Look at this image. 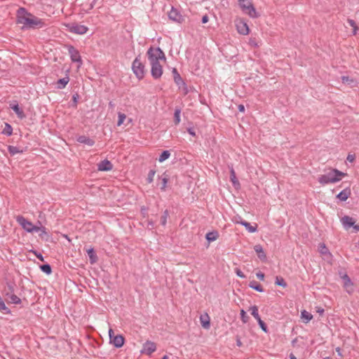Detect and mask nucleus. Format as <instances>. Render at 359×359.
<instances>
[{"instance_id": "obj_1", "label": "nucleus", "mask_w": 359, "mask_h": 359, "mask_svg": "<svg viewBox=\"0 0 359 359\" xmlns=\"http://www.w3.org/2000/svg\"><path fill=\"white\" fill-rule=\"evenodd\" d=\"M345 175H346V173L334 168L332 169L328 173L320 175L318 180L320 184L325 185L329 183L337 182Z\"/></svg>"}, {"instance_id": "obj_2", "label": "nucleus", "mask_w": 359, "mask_h": 359, "mask_svg": "<svg viewBox=\"0 0 359 359\" xmlns=\"http://www.w3.org/2000/svg\"><path fill=\"white\" fill-rule=\"evenodd\" d=\"M132 69L136 77L141 80L146 73L145 65L140 60V55H137L132 63Z\"/></svg>"}, {"instance_id": "obj_3", "label": "nucleus", "mask_w": 359, "mask_h": 359, "mask_svg": "<svg viewBox=\"0 0 359 359\" xmlns=\"http://www.w3.org/2000/svg\"><path fill=\"white\" fill-rule=\"evenodd\" d=\"M32 14L29 13L26 8L20 7L18 9L16 13V22L23 25L22 29H25L28 25Z\"/></svg>"}, {"instance_id": "obj_4", "label": "nucleus", "mask_w": 359, "mask_h": 359, "mask_svg": "<svg viewBox=\"0 0 359 359\" xmlns=\"http://www.w3.org/2000/svg\"><path fill=\"white\" fill-rule=\"evenodd\" d=\"M239 6L250 17L256 18L259 16L250 0H239Z\"/></svg>"}, {"instance_id": "obj_5", "label": "nucleus", "mask_w": 359, "mask_h": 359, "mask_svg": "<svg viewBox=\"0 0 359 359\" xmlns=\"http://www.w3.org/2000/svg\"><path fill=\"white\" fill-rule=\"evenodd\" d=\"M17 222L28 233H32L34 231L38 232L39 227L34 225L31 222L27 220L25 217L22 215H18L16 217Z\"/></svg>"}, {"instance_id": "obj_6", "label": "nucleus", "mask_w": 359, "mask_h": 359, "mask_svg": "<svg viewBox=\"0 0 359 359\" xmlns=\"http://www.w3.org/2000/svg\"><path fill=\"white\" fill-rule=\"evenodd\" d=\"M150 57V64L151 66V74L154 79H158L163 74V67L156 58H153L152 55H151Z\"/></svg>"}, {"instance_id": "obj_7", "label": "nucleus", "mask_w": 359, "mask_h": 359, "mask_svg": "<svg viewBox=\"0 0 359 359\" xmlns=\"http://www.w3.org/2000/svg\"><path fill=\"white\" fill-rule=\"evenodd\" d=\"M66 27L69 32L76 34H84L88 30L86 26L76 22L68 23L66 25Z\"/></svg>"}, {"instance_id": "obj_8", "label": "nucleus", "mask_w": 359, "mask_h": 359, "mask_svg": "<svg viewBox=\"0 0 359 359\" xmlns=\"http://www.w3.org/2000/svg\"><path fill=\"white\" fill-rule=\"evenodd\" d=\"M65 48L68 50L71 60L73 62H78L79 65H81L82 60L79 51L74 46L70 44L65 45Z\"/></svg>"}, {"instance_id": "obj_9", "label": "nucleus", "mask_w": 359, "mask_h": 359, "mask_svg": "<svg viewBox=\"0 0 359 359\" xmlns=\"http://www.w3.org/2000/svg\"><path fill=\"white\" fill-rule=\"evenodd\" d=\"M168 18L170 20L177 22L182 23L184 21V18L177 11V9L172 7L171 10L168 12Z\"/></svg>"}, {"instance_id": "obj_10", "label": "nucleus", "mask_w": 359, "mask_h": 359, "mask_svg": "<svg viewBox=\"0 0 359 359\" xmlns=\"http://www.w3.org/2000/svg\"><path fill=\"white\" fill-rule=\"evenodd\" d=\"M44 25V22L41 19L32 15L25 29H39L43 27Z\"/></svg>"}, {"instance_id": "obj_11", "label": "nucleus", "mask_w": 359, "mask_h": 359, "mask_svg": "<svg viewBox=\"0 0 359 359\" xmlns=\"http://www.w3.org/2000/svg\"><path fill=\"white\" fill-rule=\"evenodd\" d=\"M125 338L122 334H117L110 337L109 343L113 344L116 348H121L123 346Z\"/></svg>"}, {"instance_id": "obj_12", "label": "nucleus", "mask_w": 359, "mask_h": 359, "mask_svg": "<svg viewBox=\"0 0 359 359\" xmlns=\"http://www.w3.org/2000/svg\"><path fill=\"white\" fill-rule=\"evenodd\" d=\"M156 349V346L154 342L147 341L143 345V349L142 350V353H145L148 355H150L152 353H154Z\"/></svg>"}, {"instance_id": "obj_13", "label": "nucleus", "mask_w": 359, "mask_h": 359, "mask_svg": "<svg viewBox=\"0 0 359 359\" xmlns=\"http://www.w3.org/2000/svg\"><path fill=\"white\" fill-rule=\"evenodd\" d=\"M10 108L15 111L19 118L22 119L26 117V114H25L22 109L19 107L17 101H14L13 102L11 103Z\"/></svg>"}, {"instance_id": "obj_14", "label": "nucleus", "mask_w": 359, "mask_h": 359, "mask_svg": "<svg viewBox=\"0 0 359 359\" xmlns=\"http://www.w3.org/2000/svg\"><path fill=\"white\" fill-rule=\"evenodd\" d=\"M112 168V163L107 159H104L97 164V170L100 171H109Z\"/></svg>"}, {"instance_id": "obj_15", "label": "nucleus", "mask_w": 359, "mask_h": 359, "mask_svg": "<svg viewBox=\"0 0 359 359\" xmlns=\"http://www.w3.org/2000/svg\"><path fill=\"white\" fill-rule=\"evenodd\" d=\"M341 222L344 229H348L353 226V224L355 223V221L353 217L345 215L341 218Z\"/></svg>"}, {"instance_id": "obj_16", "label": "nucleus", "mask_w": 359, "mask_h": 359, "mask_svg": "<svg viewBox=\"0 0 359 359\" xmlns=\"http://www.w3.org/2000/svg\"><path fill=\"white\" fill-rule=\"evenodd\" d=\"M254 250L256 252L258 258L263 262H266L267 260L266 255L264 251L262 246L260 244L255 245Z\"/></svg>"}, {"instance_id": "obj_17", "label": "nucleus", "mask_w": 359, "mask_h": 359, "mask_svg": "<svg viewBox=\"0 0 359 359\" xmlns=\"http://www.w3.org/2000/svg\"><path fill=\"white\" fill-rule=\"evenodd\" d=\"M351 191L349 187H347L340 191L337 195V198L341 201H346L351 196Z\"/></svg>"}, {"instance_id": "obj_18", "label": "nucleus", "mask_w": 359, "mask_h": 359, "mask_svg": "<svg viewBox=\"0 0 359 359\" xmlns=\"http://www.w3.org/2000/svg\"><path fill=\"white\" fill-rule=\"evenodd\" d=\"M236 27L238 33L243 35L248 34L249 27L245 22L240 21L239 22L237 23Z\"/></svg>"}, {"instance_id": "obj_19", "label": "nucleus", "mask_w": 359, "mask_h": 359, "mask_svg": "<svg viewBox=\"0 0 359 359\" xmlns=\"http://www.w3.org/2000/svg\"><path fill=\"white\" fill-rule=\"evenodd\" d=\"M77 142L81 144H86L88 146L92 147L95 144V141L90 138L89 137H87L86 135H80L77 137Z\"/></svg>"}, {"instance_id": "obj_20", "label": "nucleus", "mask_w": 359, "mask_h": 359, "mask_svg": "<svg viewBox=\"0 0 359 359\" xmlns=\"http://www.w3.org/2000/svg\"><path fill=\"white\" fill-rule=\"evenodd\" d=\"M172 73L173 75V79L177 86H178L179 89H181V84L184 83L183 79H182L180 74H179L177 69L176 68H173L172 70Z\"/></svg>"}, {"instance_id": "obj_21", "label": "nucleus", "mask_w": 359, "mask_h": 359, "mask_svg": "<svg viewBox=\"0 0 359 359\" xmlns=\"http://www.w3.org/2000/svg\"><path fill=\"white\" fill-rule=\"evenodd\" d=\"M341 278L344 281V287L347 290V292L348 293H351L353 291V289L351 288V290H349L348 288L352 287V286L353 285V283L351 281V278L346 273L344 274L341 276Z\"/></svg>"}, {"instance_id": "obj_22", "label": "nucleus", "mask_w": 359, "mask_h": 359, "mask_svg": "<svg viewBox=\"0 0 359 359\" xmlns=\"http://www.w3.org/2000/svg\"><path fill=\"white\" fill-rule=\"evenodd\" d=\"M237 223L241 224L242 226H245V229L250 232V233H255L257 230V225L255 224V226H252L249 222L241 219V221H238Z\"/></svg>"}, {"instance_id": "obj_23", "label": "nucleus", "mask_w": 359, "mask_h": 359, "mask_svg": "<svg viewBox=\"0 0 359 359\" xmlns=\"http://www.w3.org/2000/svg\"><path fill=\"white\" fill-rule=\"evenodd\" d=\"M230 180L235 189H238L241 187L240 182L236 177V172L233 168H231L230 170Z\"/></svg>"}, {"instance_id": "obj_24", "label": "nucleus", "mask_w": 359, "mask_h": 359, "mask_svg": "<svg viewBox=\"0 0 359 359\" xmlns=\"http://www.w3.org/2000/svg\"><path fill=\"white\" fill-rule=\"evenodd\" d=\"M88 255L89 257L90 263L93 264L96 263L98 260V257L95 253V251L93 248H90L87 250Z\"/></svg>"}, {"instance_id": "obj_25", "label": "nucleus", "mask_w": 359, "mask_h": 359, "mask_svg": "<svg viewBox=\"0 0 359 359\" xmlns=\"http://www.w3.org/2000/svg\"><path fill=\"white\" fill-rule=\"evenodd\" d=\"M201 325L205 329H209L210 327V317L208 314L201 316L200 318Z\"/></svg>"}, {"instance_id": "obj_26", "label": "nucleus", "mask_w": 359, "mask_h": 359, "mask_svg": "<svg viewBox=\"0 0 359 359\" xmlns=\"http://www.w3.org/2000/svg\"><path fill=\"white\" fill-rule=\"evenodd\" d=\"M69 77L67 75L65 77L62 78V79H60L57 81V88L58 89H63V88H65V86H67V84L69 83Z\"/></svg>"}, {"instance_id": "obj_27", "label": "nucleus", "mask_w": 359, "mask_h": 359, "mask_svg": "<svg viewBox=\"0 0 359 359\" xmlns=\"http://www.w3.org/2000/svg\"><path fill=\"white\" fill-rule=\"evenodd\" d=\"M218 236H219L218 232L217 231H210V232H208V233H206L205 238L209 243H210V242L216 241L217 238H218Z\"/></svg>"}, {"instance_id": "obj_28", "label": "nucleus", "mask_w": 359, "mask_h": 359, "mask_svg": "<svg viewBox=\"0 0 359 359\" xmlns=\"http://www.w3.org/2000/svg\"><path fill=\"white\" fill-rule=\"evenodd\" d=\"M249 287L257 292H264L263 287L256 280H252L249 283Z\"/></svg>"}, {"instance_id": "obj_29", "label": "nucleus", "mask_w": 359, "mask_h": 359, "mask_svg": "<svg viewBox=\"0 0 359 359\" xmlns=\"http://www.w3.org/2000/svg\"><path fill=\"white\" fill-rule=\"evenodd\" d=\"M155 50L158 55H157V57H154V59L156 58L158 62H159V60H163V61L166 60L165 55L164 52L161 50V48L157 47L155 48Z\"/></svg>"}, {"instance_id": "obj_30", "label": "nucleus", "mask_w": 359, "mask_h": 359, "mask_svg": "<svg viewBox=\"0 0 359 359\" xmlns=\"http://www.w3.org/2000/svg\"><path fill=\"white\" fill-rule=\"evenodd\" d=\"M301 318L302 319L304 320V322L305 323H307L313 318V315L306 311V310H303L301 312Z\"/></svg>"}, {"instance_id": "obj_31", "label": "nucleus", "mask_w": 359, "mask_h": 359, "mask_svg": "<svg viewBox=\"0 0 359 359\" xmlns=\"http://www.w3.org/2000/svg\"><path fill=\"white\" fill-rule=\"evenodd\" d=\"M180 113L181 108L176 107L174 112V123L175 126L178 125L180 123Z\"/></svg>"}, {"instance_id": "obj_32", "label": "nucleus", "mask_w": 359, "mask_h": 359, "mask_svg": "<svg viewBox=\"0 0 359 359\" xmlns=\"http://www.w3.org/2000/svg\"><path fill=\"white\" fill-rule=\"evenodd\" d=\"M39 231H40V233H39V237L43 239V240H45V241H48V238H49V235L48 234L47 231H46V227L41 226H39Z\"/></svg>"}, {"instance_id": "obj_33", "label": "nucleus", "mask_w": 359, "mask_h": 359, "mask_svg": "<svg viewBox=\"0 0 359 359\" xmlns=\"http://www.w3.org/2000/svg\"><path fill=\"white\" fill-rule=\"evenodd\" d=\"M8 150L11 156H14L16 154L23 153L22 149H19L17 147L9 145L8 146Z\"/></svg>"}, {"instance_id": "obj_34", "label": "nucleus", "mask_w": 359, "mask_h": 359, "mask_svg": "<svg viewBox=\"0 0 359 359\" xmlns=\"http://www.w3.org/2000/svg\"><path fill=\"white\" fill-rule=\"evenodd\" d=\"M40 269L47 275H50L52 273V268L49 264H44L39 266Z\"/></svg>"}, {"instance_id": "obj_35", "label": "nucleus", "mask_w": 359, "mask_h": 359, "mask_svg": "<svg viewBox=\"0 0 359 359\" xmlns=\"http://www.w3.org/2000/svg\"><path fill=\"white\" fill-rule=\"evenodd\" d=\"M2 134L5 135H7V136H11L13 133V128L12 126L8 123H5V127L3 130V131L1 132Z\"/></svg>"}, {"instance_id": "obj_36", "label": "nucleus", "mask_w": 359, "mask_h": 359, "mask_svg": "<svg viewBox=\"0 0 359 359\" xmlns=\"http://www.w3.org/2000/svg\"><path fill=\"white\" fill-rule=\"evenodd\" d=\"M9 299V302L15 304H19L21 303V299L14 293H12L9 297H6Z\"/></svg>"}, {"instance_id": "obj_37", "label": "nucleus", "mask_w": 359, "mask_h": 359, "mask_svg": "<svg viewBox=\"0 0 359 359\" xmlns=\"http://www.w3.org/2000/svg\"><path fill=\"white\" fill-rule=\"evenodd\" d=\"M0 311L5 314H10L11 310L6 306L4 300L0 297Z\"/></svg>"}, {"instance_id": "obj_38", "label": "nucleus", "mask_w": 359, "mask_h": 359, "mask_svg": "<svg viewBox=\"0 0 359 359\" xmlns=\"http://www.w3.org/2000/svg\"><path fill=\"white\" fill-rule=\"evenodd\" d=\"M15 284L14 283H7V287L6 289V297H9L12 293H14L15 292Z\"/></svg>"}, {"instance_id": "obj_39", "label": "nucleus", "mask_w": 359, "mask_h": 359, "mask_svg": "<svg viewBox=\"0 0 359 359\" xmlns=\"http://www.w3.org/2000/svg\"><path fill=\"white\" fill-rule=\"evenodd\" d=\"M275 284L279 286H281L283 287H287V283L285 282V279L281 276H276V281Z\"/></svg>"}, {"instance_id": "obj_40", "label": "nucleus", "mask_w": 359, "mask_h": 359, "mask_svg": "<svg viewBox=\"0 0 359 359\" xmlns=\"http://www.w3.org/2000/svg\"><path fill=\"white\" fill-rule=\"evenodd\" d=\"M249 311H251V315L257 320H258L259 318H261L259 313H258V307L257 306H252L250 307Z\"/></svg>"}, {"instance_id": "obj_41", "label": "nucleus", "mask_w": 359, "mask_h": 359, "mask_svg": "<svg viewBox=\"0 0 359 359\" xmlns=\"http://www.w3.org/2000/svg\"><path fill=\"white\" fill-rule=\"evenodd\" d=\"M170 156V153L169 151L168 150H165L163 151L161 155L159 156L158 157V161L159 162H163L164 161H165L166 159H168Z\"/></svg>"}, {"instance_id": "obj_42", "label": "nucleus", "mask_w": 359, "mask_h": 359, "mask_svg": "<svg viewBox=\"0 0 359 359\" xmlns=\"http://www.w3.org/2000/svg\"><path fill=\"white\" fill-rule=\"evenodd\" d=\"M155 48H156L151 46L147 52V55L148 60L149 62H150V59H151V57H150L151 55L153 56V58H154V57H157L158 54L156 53Z\"/></svg>"}, {"instance_id": "obj_43", "label": "nucleus", "mask_w": 359, "mask_h": 359, "mask_svg": "<svg viewBox=\"0 0 359 359\" xmlns=\"http://www.w3.org/2000/svg\"><path fill=\"white\" fill-rule=\"evenodd\" d=\"M257 323L262 331L267 333L269 330L266 324L261 318L258 319Z\"/></svg>"}, {"instance_id": "obj_44", "label": "nucleus", "mask_w": 359, "mask_h": 359, "mask_svg": "<svg viewBox=\"0 0 359 359\" xmlns=\"http://www.w3.org/2000/svg\"><path fill=\"white\" fill-rule=\"evenodd\" d=\"M169 216V212L168 210H165L163 213V215L161 216V223L163 226H165L167 223V218Z\"/></svg>"}, {"instance_id": "obj_45", "label": "nucleus", "mask_w": 359, "mask_h": 359, "mask_svg": "<svg viewBox=\"0 0 359 359\" xmlns=\"http://www.w3.org/2000/svg\"><path fill=\"white\" fill-rule=\"evenodd\" d=\"M79 95L77 93H74L73 95H72V104L71 106L74 108H76L77 107V104H78V100H79Z\"/></svg>"}, {"instance_id": "obj_46", "label": "nucleus", "mask_w": 359, "mask_h": 359, "mask_svg": "<svg viewBox=\"0 0 359 359\" xmlns=\"http://www.w3.org/2000/svg\"><path fill=\"white\" fill-rule=\"evenodd\" d=\"M126 118V114H124L123 113H121V112H118V114L117 126H120L121 125H122L123 123V122H124Z\"/></svg>"}, {"instance_id": "obj_47", "label": "nucleus", "mask_w": 359, "mask_h": 359, "mask_svg": "<svg viewBox=\"0 0 359 359\" xmlns=\"http://www.w3.org/2000/svg\"><path fill=\"white\" fill-rule=\"evenodd\" d=\"M241 318L243 323H247L250 319V317L243 309L241 310Z\"/></svg>"}, {"instance_id": "obj_48", "label": "nucleus", "mask_w": 359, "mask_h": 359, "mask_svg": "<svg viewBox=\"0 0 359 359\" xmlns=\"http://www.w3.org/2000/svg\"><path fill=\"white\" fill-rule=\"evenodd\" d=\"M168 182V177L166 175L161 179V190L165 191L167 183Z\"/></svg>"}, {"instance_id": "obj_49", "label": "nucleus", "mask_w": 359, "mask_h": 359, "mask_svg": "<svg viewBox=\"0 0 359 359\" xmlns=\"http://www.w3.org/2000/svg\"><path fill=\"white\" fill-rule=\"evenodd\" d=\"M156 171L154 170H151L147 178V181L148 183H151L154 181V177L155 175Z\"/></svg>"}, {"instance_id": "obj_50", "label": "nucleus", "mask_w": 359, "mask_h": 359, "mask_svg": "<svg viewBox=\"0 0 359 359\" xmlns=\"http://www.w3.org/2000/svg\"><path fill=\"white\" fill-rule=\"evenodd\" d=\"M181 88H182L184 95H186L189 93V90L187 84L184 82L182 84H181Z\"/></svg>"}, {"instance_id": "obj_51", "label": "nucleus", "mask_w": 359, "mask_h": 359, "mask_svg": "<svg viewBox=\"0 0 359 359\" xmlns=\"http://www.w3.org/2000/svg\"><path fill=\"white\" fill-rule=\"evenodd\" d=\"M235 271L238 276H239L242 278H245V276L244 275V273L239 269L236 268L235 269Z\"/></svg>"}, {"instance_id": "obj_52", "label": "nucleus", "mask_w": 359, "mask_h": 359, "mask_svg": "<svg viewBox=\"0 0 359 359\" xmlns=\"http://www.w3.org/2000/svg\"><path fill=\"white\" fill-rule=\"evenodd\" d=\"M355 159V154H349L348 156H347V158H346V160L349 162H353Z\"/></svg>"}, {"instance_id": "obj_53", "label": "nucleus", "mask_w": 359, "mask_h": 359, "mask_svg": "<svg viewBox=\"0 0 359 359\" xmlns=\"http://www.w3.org/2000/svg\"><path fill=\"white\" fill-rule=\"evenodd\" d=\"M256 276L260 280H264L265 276L264 273L259 271L257 273Z\"/></svg>"}, {"instance_id": "obj_54", "label": "nucleus", "mask_w": 359, "mask_h": 359, "mask_svg": "<svg viewBox=\"0 0 359 359\" xmlns=\"http://www.w3.org/2000/svg\"><path fill=\"white\" fill-rule=\"evenodd\" d=\"M209 20V18L208 16V15H205L202 17V19H201V22L203 24H205L208 22Z\"/></svg>"}, {"instance_id": "obj_55", "label": "nucleus", "mask_w": 359, "mask_h": 359, "mask_svg": "<svg viewBox=\"0 0 359 359\" xmlns=\"http://www.w3.org/2000/svg\"><path fill=\"white\" fill-rule=\"evenodd\" d=\"M328 252V249L326 248V246L323 244L322 249L320 250V253L323 255H325Z\"/></svg>"}, {"instance_id": "obj_56", "label": "nucleus", "mask_w": 359, "mask_h": 359, "mask_svg": "<svg viewBox=\"0 0 359 359\" xmlns=\"http://www.w3.org/2000/svg\"><path fill=\"white\" fill-rule=\"evenodd\" d=\"M187 131L188 133L191 135V136H196V133H195V130L193 128H189L187 129Z\"/></svg>"}, {"instance_id": "obj_57", "label": "nucleus", "mask_w": 359, "mask_h": 359, "mask_svg": "<svg viewBox=\"0 0 359 359\" xmlns=\"http://www.w3.org/2000/svg\"><path fill=\"white\" fill-rule=\"evenodd\" d=\"M348 23L352 27H355V26H357L355 22L351 19H348Z\"/></svg>"}, {"instance_id": "obj_58", "label": "nucleus", "mask_w": 359, "mask_h": 359, "mask_svg": "<svg viewBox=\"0 0 359 359\" xmlns=\"http://www.w3.org/2000/svg\"><path fill=\"white\" fill-rule=\"evenodd\" d=\"M154 224H155V222L154 221L149 220L148 224H147L148 228L153 229L154 227Z\"/></svg>"}, {"instance_id": "obj_59", "label": "nucleus", "mask_w": 359, "mask_h": 359, "mask_svg": "<svg viewBox=\"0 0 359 359\" xmlns=\"http://www.w3.org/2000/svg\"><path fill=\"white\" fill-rule=\"evenodd\" d=\"M250 45L253 46V47H257L258 46V44L256 42L255 39H250Z\"/></svg>"}, {"instance_id": "obj_60", "label": "nucleus", "mask_w": 359, "mask_h": 359, "mask_svg": "<svg viewBox=\"0 0 359 359\" xmlns=\"http://www.w3.org/2000/svg\"><path fill=\"white\" fill-rule=\"evenodd\" d=\"M238 111H241V112H244L245 111V107L243 104H239L238 107Z\"/></svg>"}, {"instance_id": "obj_61", "label": "nucleus", "mask_w": 359, "mask_h": 359, "mask_svg": "<svg viewBox=\"0 0 359 359\" xmlns=\"http://www.w3.org/2000/svg\"><path fill=\"white\" fill-rule=\"evenodd\" d=\"M40 261L41 262H44V258L43 257V255L39 252L38 255H36V256Z\"/></svg>"}, {"instance_id": "obj_62", "label": "nucleus", "mask_w": 359, "mask_h": 359, "mask_svg": "<svg viewBox=\"0 0 359 359\" xmlns=\"http://www.w3.org/2000/svg\"><path fill=\"white\" fill-rule=\"evenodd\" d=\"M109 338L111 337H114V330L112 329H109Z\"/></svg>"}, {"instance_id": "obj_63", "label": "nucleus", "mask_w": 359, "mask_h": 359, "mask_svg": "<svg viewBox=\"0 0 359 359\" xmlns=\"http://www.w3.org/2000/svg\"><path fill=\"white\" fill-rule=\"evenodd\" d=\"M352 227L355 230V231H359V224H353V226Z\"/></svg>"}, {"instance_id": "obj_64", "label": "nucleus", "mask_w": 359, "mask_h": 359, "mask_svg": "<svg viewBox=\"0 0 359 359\" xmlns=\"http://www.w3.org/2000/svg\"><path fill=\"white\" fill-rule=\"evenodd\" d=\"M341 79H342V81H343V82H344H344H348V81H349V78H348V76H342V78H341Z\"/></svg>"}]
</instances>
